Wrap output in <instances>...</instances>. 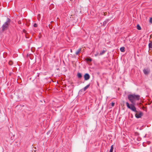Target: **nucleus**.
Segmentation results:
<instances>
[{
  "label": "nucleus",
  "mask_w": 152,
  "mask_h": 152,
  "mask_svg": "<svg viewBox=\"0 0 152 152\" xmlns=\"http://www.w3.org/2000/svg\"><path fill=\"white\" fill-rule=\"evenodd\" d=\"M128 98L129 100L132 104L130 105L128 102H126V104L127 107L128 108L131 110L132 111L137 112L136 108L135 107L134 104L136 101L139 100L140 96L138 95L129 94L128 96Z\"/></svg>",
  "instance_id": "obj_1"
},
{
  "label": "nucleus",
  "mask_w": 152,
  "mask_h": 152,
  "mask_svg": "<svg viewBox=\"0 0 152 152\" xmlns=\"http://www.w3.org/2000/svg\"><path fill=\"white\" fill-rule=\"evenodd\" d=\"M10 20L8 19L7 21L2 26V30L3 31L7 30L8 27L10 23Z\"/></svg>",
  "instance_id": "obj_2"
},
{
  "label": "nucleus",
  "mask_w": 152,
  "mask_h": 152,
  "mask_svg": "<svg viewBox=\"0 0 152 152\" xmlns=\"http://www.w3.org/2000/svg\"><path fill=\"white\" fill-rule=\"evenodd\" d=\"M142 115V112H140L138 113H137L135 114V116L137 118H141Z\"/></svg>",
  "instance_id": "obj_3"
},
{
  "label": "nucleus",
  "mask_w": 152,
  "mask_h": 152,
  "mask_svg": "<svg viewBox=\"0 0 152 152\" xmlns=\"http://www.w3.org/2000/svg\"><path fill=\"white\" fill-rule=\"evenodd\" d=\"M90 77L89 75L88 74H86L84 75V78L85 80H88Z\"/></svg>",
  "instance_id": "obj_4"
},
{
  "label": "nucleus",
  "mask_w": 152,
  "mask_h": 152,
  "mask_svg": "<svg viewBox=\"0 0 152 152\" xmlns=\"http://www.w3.org/2000/svg\"><path fill=\"white\" fill-rule=\"evenodd\" d=\"M143 72L145 75H148L149 73V70L148 69H144L143 70Z\"/></svg>",
  "instance_id": "obj_5"
},
{
  "label": "nucleus",
  "mask_w": 152,
  "mask_h": 152,
  "mask_svg": "<svg viewBox=\"0 0 152 152\" xmlns=\"http://www.w3.org/2000/svg\"><path fill=\"white\" fill-rule=\"evenodd\" d=\"M149 51H152V42L150 41V42L149 44Z\"/></svg>",
  "instance_id": "obj_6"
},
{
  "label": "nucleus",
  "mask_w": 152,
  "mask_h": 152,
  "mask_svg": "<svg viewBox=\"0 0 152 152\" xmlns=\"http://www.w3.org/2000/svg\"><path fill=\"white\" fill-rule=\"evenodd\" d=\"M120 51L122 52H124L125 51V48L124 47H122L120 48Z\"/></svg>",
  "instance_id": "obj_7"
},
{
  "label": "nucleus",
  "mask_w": 152,
  "mask_h": 152,
  "mask_svg": "<svg viewBox=\"0 0 152 152\" xmlns=\"http://www.w3.org/2000/svg\"><path fill=\"white\" fill-rule=\"evenodd\" d=\"M81 50V48L79 49L78 50H77L76 52V54L77 55H78Z\"/></svg>",
  "instance_id": "obj_8"
},
{
  "label": "nucleus",
  "mask_w": 152,
  "mask_h": 152,
  "mask_svg": "<svg viewBox=\"0 0 152 152\" xmlns=\"http://www.w3.org/2000/svg\"><path fill=\"white\" fill-rule=\"evenodd\" d=\"M77 75L78 77L79 78H81L82 77L81 74L80 73H77Z\"/></svg>",
  "instance_id": "obj_9"
},
{
  "label": "nucleus",
  "mask_w": 152,
  "mask_h": 152,
  "mask_svg": "<svg viewBox=\"0 0 152 152\" xmlns=\"http://www.w3.org/2000/svg\"><path fill=\"white\" fill-rule=\"evenodd\" d=\"M89 86H90V84H88V85H87V86H85L84 88V91H85L89 87Z\"/></svg>",
  "instance_id": "obj_10"
},
{
  "label": "nucleus",
  "mask_w": 152,
  "mask_h": 152,
  "mask_svg": "<svg viewBox=\"0 0 152 152\" xmlns=\"http://www.w3.org/2000/svg\"><path fill=\"white\" fill-rule=\"evenodd\" d=\"M113 145H112L110 149V152H113Z\"/></svg>",
  "instance_id": "obj_11"
},
{
  "label": "nucleus",
  "mask_w": 152,
  "mask_h": 152,
  "mask_svg": "<svg viewBox=\"0 0 152 152\" xmlns=\"http://www.w3.org/2000/svg\"><path fill=\"white\" fill-rule=\"evenodd\" d=\"M86 60L87 61H92V59L91 58H87L86 59Z\"/></svg>",
  "instance_id": "obj_12"
},
{
  "label": "nucleus",
  "mask_w": 152,
  "mask_h": 152,
  "mask_svg": "<svg viewBox=\"0 0 152 152\" xmlns=\"http://www.w3.org/2000/svg\"><path fill=\"white\" fill-rule=\"evenodd\" d=\"M137 28L138 30H141V28L139 24L137 25Z\"/></svg>",
  "instance_id": "obj_13"
},
{
  "label": "nucleus",
  "mask_w": 152,
  "mask_h": 152,
  "mask_svg": "<svg viewBox=\"0 0 152 152\" xmlns=\"http://www.w3.org/2000/svg\"><path fill=\"white\" fill-rule=\"evenodd\" d=\"M106 51L104 50H103L100 53V55H102Z\"/></svg>",
  "instance_id": "obj_14"
},
{
  "label": "nucleus",
  "mask_w": 152,
  "mask_h": 152,
  "mask_svg": "<svg viewBox=\"0 0 152 152\" xmlns=\"http://www.w3.org/2000/svg\"><path fill=\"white\" fill-rule=\"evenodd\" d=\"M13 64V62L11 61H10L9 62V64L10 65H12Z\"/></svg>",
  "instance_id": "obj_15"
},
{
  "label": "nucleus",
  "mask_w": 152,
  "mask_h": 152,
  "mask_svg": "<svg viewBox=\"0 0 152 152\" xmlns=\"http://www.w3.org/2000/svg\"><path fill=\"white\" fill-rule=\"evenodd\" d=\"M34 26L35 27H37V25L36 23H35L34 24Z\"/></svg>",
  "instance_id": "obj_16"
},
{
  "label": "nucleus",
  "mask_w": 152,
  "mask_h": 152,
  "mask_svg": "<svg viewBox=\"0 0 152 152\" xmlns=\"http://www.w3.org/2000/svg\"><path fill=\"white\" fill-rule=\"evenodd\" d=\"M111 105H112V107H113L114 106L115 103L114 102H112L111 103Z\"/></svg>",
  "instance_id": "obj_17"
},
{
  "label": "nucleus",
  "mask_w": 152,
  "mask_h": 152,
  "mask_svg": "<svg viewBox=\"0 0 152 152\" xmlns=\"http://www.w3.org/2000/svg\"><path fill=\"white\" fill-rule=\"evenodd\" d=\"M150 23H152V18H150Z\"/></svg>",
  "instance_id": "obj_18"
},
{
  "label": "nucleus",
  "mask_w": 152,
  "mask_h": 152,
  "mask_svg": "<svg viewBox=\"0 0 152 152\" xmlns=\"http://www.w3.org/2000/svg\"><path fill=\"white\" fill-rule=\"evenodd\" d=\"M49 28H50V29H52V26L51 25H49Z\"/></svg>",
  "instance_id": "obj_19"
},
{
  "label": "nucleus",
  "mask_w": 152,
  "mask_h": 152,
  "mask_svg": "<svg viewBox=\"0 0 152 152\" xmlns=\"http://www.w3.org/2000/svg\"><path fill=\"white\" fill-rule=\"evenodd\" d=\"M107 15V12H104V16H106Z\"/></svg>",
  "instance_id": "obj_20"
},
{
  "label": "nucleus",
  "mask_w": 152,
  "mask_h": 152,
  "mask_svg": "<svg viewBox=\"0 0 152 152\" xmlns=\"http://www.w3.org/2000/svg\"><path fill=\"white\" fill-rule=\"evenodd\" d=\"M26 38H28V34H26Z\"/></svg>",
  "instance_id": "obj_21"
},
{
  "label": "nucleus",
  "mask_w": 152,
  "mask_h": 152,
  "mask_svg": "<svg viewBox=\"0 0 152 152\" xmlns=\"http://www.w3.org/2000/svg\"><path fill=\"white\" fill-rule=\"evenodd\" d=\"M39 17V18H40V15L39 14L38 15V18Z\"/></svg>",
  "instance_id": "obj_22"
},
{
  "label": "nucleus",
  "mask_w": 152,
  "mask_h": 152,
  "mask_svg": "<svg viewBox=\"0 0 152 152\" xmlns=\"http://www.w3.org/2000/svg\"><path fill=\"white\" fill-rule=\"evenodd\" d=\"M95 55L96 56L98 55V54H95Z\"/></svg>",
  "instance_id": "obj_23"
},
{
  "label": "nucleus",
  "mask_w": 152,
  "mask_h": 152,
  "mask_svg": "<svg viewBox=\"0 0 152 152\" xmlns=\"http://www.w3.org/2000/svg\"><path fill=\"white\" fill-rule=\"evenodd\" d=\"M70 51L71 52H72V50L71 49V50H70Z\"/></svg>",
  "instance_id": "obj_24"
},
{
  "label": "nucleus",
  "mask_w": 152,
  "mask_h": 152,
  "mask_svg": "<svg viewBox=\"0 0 152 152\" xmlns=\"http://www.w3.org/2000/svg\"><path fill=\"white\" fill-rule=\"evenodd\" d=\"M23 32H25V30H23Z\"/></svg>",
  "instance_id": "obj_25"
}]
</instances>
